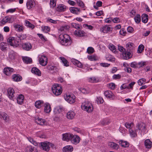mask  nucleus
<instances>
[{
    "instance_id": "5",
    "label": "nucleus",
    "mask_w": 152,
    "mask_h": 152,
    "mask_svg": "<svg viewBox=\"0 0 152 152\" xmlns=\"http://www.w3.org/2000/svg\"><path fill=\"white\" fill-rule=\"evenodd\" d=\"M14 20V16H7L5 17L0 21V24L1 25H4L7 23H12Z\"/></svg>"
},
{
    "instance_id": "12",
    "label": "nucleus",
    "mask_w": 152,
    "mask_h": 152,
    "mask_svg": "<svg viewBox=\"0 0 152 152\" xmlns=\"http://www.w3.org/2000/svg\"><path fill=\"white\" fill-rule=\"evenodd\" d=\"M22 47L23 49L26 50H30L32 48L31 44L29 42L23 43L22 44Z\"/></svg>"
},
{
    "instance_id": "52",
    "label": "nucleus",
    "mask_w": 152,
    "mask_h": 152,
    "mask_svg": "<svg viewBox=\"0 0 152 152\" xmlns=\"http://www.w3.org/2000/svg\"><path fill=\"white\" fill-rule=\"evenodd\" d=\"M146 81V79L145 78L140 79L138 80V83L139 85L141 86L145 83Z\"/></svg>"
},
{
    "instance_id": "10",
    "label": "nucleus",
    "mask_w": 152,
    "mask_h": 152,
    "mask_svg": "<svg viewBox=\"0 0 152 152\" xmlns=\"http://www.w3.org/2000/svg\"><path fill=\"white\" fill-rule=\"evenodd\" d=\"M35 121L38 124L41 126H47L49 124L48 122L41 118H37L36 119Z\"/></svg>"
},
{
    "instance_id": "13",
    "label": "nucleus",
    "mask_w": 152,
    "mask_h": 152,
    "mask_svg": "<svg viewBox=\"0 0 152 152\" xmlns=\"http://www.w3.org/2000/svg\"><path fill=\"white\" fill-rule=\"evenodd\" d=\"M45 102L43 100H38L36 101L34 103L35 107L38 109H41L44 105Z\"/></svg>"
},
{
    "instance_id": "27",
    "label": "nucleus",
    "mask_w": 152,
    "mask_h": 152,
    "mask_svg": "<svg viewBox=\"0 0 152 152\" xmlns=\"http://www.w3.org/2000/svg\"><path fill=\"white\" fill-rule=\"evenodd\" d=\"M69 10L72 13L76 14H78L80 12V9L74 7L70 8Z\"/></svg>"
},
{
    "instance_id": "61",
    "label": "nucleus",
    "mask_w": 152,
    "mask_h": 152,
    "mask_svg": "<svg viewBox=\"0 0 152 152\" xmlns=\"http://www.w3.org/2000/svg\"><path fill=\"white\" fill-rule=\"evenodd\" d=\"M76 1L78 5L81 7L83 8L84 7V4L80 0H76Z\"/></svg>"
},
{
    "instance_id": "19",
    "label": "nucleus",
    "mask_w": 152,
    "mask_h": 152,
    "mask_svg": "<svg viewBox=\"0 0 152 152\" xmlns=\"http://www.w3.org/2000/svg\"><path fill=\"white\" fill-rule=\"evenodd\" d=\"M8 95L9 98L11 100L13 99V98L14 96V91L12 88H9L8 91Z\"/></svg>"
},
{
    "instance_id": "36",
    "label": "nucleus",
    "mask_w": 152,
    "mask_h": 152,
    "mask_svg": "<svg viewBox=\"0 0 152 152\" xmlns=\"http://www.w3.org/2000/svg\"><path fill=\"white\" fill-rule=\"evenodd\" d=\"M0 117L3 118L4 120H5L6 122L9 121V117L7 116V114L4 113H0Z\"/></svg>"
},
{
    "instance_id": "49",
    "label": "nucleus",
    "mask_w": 152,
    "mask_h": 152,
    "mask_svg": "<svg viewBox=\"0 0 152 152\" xmlns=\"http://www.w3.org/2000/svg\"><path fill=\"white\" fill-rule=\"evenodd\" d=\"M71 25L73 28L77 29H81L82 28V26L78 24L73 23H72Z\"/></svg>"
},
{
    "instance_id": "58",
    "label": "nucleus",
    "mask_w": 152,
    "mask_h": 152,
    "mask_svg": "<svg viewBox=\"0 0 152 152\" xmlns=\"http://www.w3.org/2000/svg\"><path fill=\"white\" fill-rule=\"evenodd\" d=\"M94 51V49L92 47H89L87 49V52L88 54H91Z\"/></svg>"
},
{
    "instance_id": "32",
    "label": "nucleus",
    "mask_w": 152,
    "mask_h": 152,
    "mask_svg": "<svg viewBox=\"0 0 152 152\" xmlns=\"http://www.w3.org/2000/svg\"><path fill=\"white\" fill-rule=\"evenodd\" d=\"M75 114L72 111H70L67 113V118L69 119H73L75 116Z\"/></svg>"
},
{
    "instance_id": "8",
    "label": "nucleus",
    "mask_w": 152,
    "mask_h": 152,
    "mask_svg": "<svg viewBox=\"0 0 152 152\" xmlns=\"http://www.w3.org/2000/svg\"><path fill=\"white\" fill-rule=\"evenodd\" d=\"M112 30L110 27L106 25L103 26L100 28V31L104 34H107L111 31Z\"/></svg>"
},
{
    "instance_id": "35",
    "label": "nucleus",
    "mask_w": 152,
    "mask_h": 152,
    "mask_svg": "<svg viewBox=\"0 0 152 152\" xmlns=\"http://www.w3.org/2000/svg\"><path fill=\"white\" fill-rule=\"evenodd\" d=\"M74 34L80 37H83L85 35V32L81 30H76L74 31Z\"/></svg>"
},
{
    "instance_id": "55",
    "label": "nucleus",
    "mask_w": 152,
    "mask_h": 152,
    "mask_svg": "<svg viewBox=\"0 0 152 152\" xmlns=\"http://www.w3.org/2000/svg\"><path fill=\"white\" fill-rule=\"evenodd\" d=\"M72 40L70 36L67 34V46H69L72 43Z\"/></svg>"
},
{
    "instance_id": "51",
    "label": "nucleus",
    "mask_w": 152,
    "mask_h": 152,
    "mask_svg": "<svg viewBox=\"0 0 152 152\" xmlns=\"http://www.w3.org/2000/svg\"><path fill=\"white\" fill-rule=\"evenodd\" d=\"M96 101L98 104H102L104 102L103 98L100 96L97 97Z\"/></svg>"
},
{
    "instance_id": "48",
    "label": "nucleus",
    "mask_w": 152,
    "mask_h": 152,
    "mask_svg": "<svg viewBox=\"0 0 152 152\" xmlns=\"http://www.w3.org/2000/svg\"><path fill=\"white\" fill-rule=\"evenodd\" d=\"M88 59L91 61H96L98 59V57L95 55L88 56Z\"/></svg>"
},
{
    "instance_id": "31",
    "label": "nucleus",
    "mask_w": 152,
    "mask_h": 152,
    "mask_svg": "<svg viewBox=\"0 0 152 152\" xmlns=\"http://www.w3.org/2000/svg\"><path fill=\"white\" fill-rule=\"evenodd\" d=\"M72 62L74 65H76L77 67H81L82 66V64L79 61L75 59H71Z\"/></svg>"
},
{
    "instance_id": "25",
    "label": "nucleus",
    "mask_w": 152,
    "mask_h": 152,
    "mask_svg": "<svg viewBox=\"0 0 152 152\" xmlns=\"http://www.w3.org/2000/svg\"><path fill=\"white\" fill-rule=\"evenodd\" d=\"M80 141V137L77 135H74L71 142L75 144L78 143Z\"/></svg>"
},
{
    "instance_id": "60",
    "label": "nucleus",
    "mask_w": 152,
    "mask_h": 152,
    "mask_svg": "<svg viewBox=\"0 0 152 152\" xmlns=\"http://www.w3.org/2000/svg\"><path fill=\"white\" fill-rule=\"evenodd\" d=\"M28 139L29 141L34 145H37V142L32 138L29 137Z\"/></svg>"
},
{
    "instance_id": "22",
    "label": "nucleus",
    "mask_w": 152,
    "mask_h": 152,
    "mask_svg": "<svg viewBox=\"0 0 152 152\" xmlns=\"http://www.w3.org/2000/svg\"><path fill=\"white\" fill-rule=\"evenodd\" d=\"M145 147L147 148H151L152 146V142L149 139L145 140L144 142Z\"/></svg>"
},
{
    "instance_id": "21",
    "label": "nucleus",
    "mask_w": 152,
    "mask_h": 152,
    "mask_svg": "<svg viewBox=\"0 0 152 152\" xmlns=\"http://www.w3.org/2000/svg\"><path fill=\"white\" fill-rule=\"evenodd\" d=\"M26 6L28 9H30L34 7L35 6V2L32 0L28 1L27 3Z\"/></svg>"
},
{
    "instance_id": "47",
    "label": "nucleus",
    "mask_w": 152,
    "mask_h": 152,
    "mask_svg": "<svg viewBox=\"0 0 152 152\" xmlns=\"http://www.w3.org/2000/svg\"><path fill=\"white\" fill-rule=\"evenodd\" d=\"M125 127L129 129H132L134 126V124L132 123H129L126 122L125 124Z\"/></svg>"
},
{
    "instance_id": "42",
    "label": "nucleus",
    "mask_w": 152,
    "mask_h": 152,
    "mask_svg": "<svg viewBox=\"0 0 152 152\" xmlns=\"http://www.w3.org/2000/svg\"><path fill=\"white\" fill-rule=\"evenodd\" d=\"M7 47V43L2 42L0 43V48L2 51H4L6 50Z\"/></svg>"
},
{
    "instance_id": "64",
    "label": "nucleus",
    "mask_w": 152,
    "mask_h": 152,
    "mask_svg": "<svg viewBox=\"0 0 152 152\" xmlns=\"http://www.w3.org/2000/svg\"><path fill=\"white\" fill-rule=\"evenodd\" d=\"M131 66L133 68H137L138 67L137 66V63L135 62H132L131 63Z\"/></svg>"
},
{
    "instance_id": "14",
    "label": "nucleus",
    "mask_w": 152,
    "mask_h": 152,
    "mask_svg": "<svg viewBox=\"0 0 152 152\" xmlns=\"http://www.w3.org/2000/svg\"><path fill=\"white\" fill-rule=\"evenodd\" d=\"M105 96L109 99L113 100L115 98V96L113 93L110 91H107L104 93Z\"/></svg>"
},
{
    "instance_id": "63",
    "label": "nucleus",
    "mask_w": 152,
    "mask_h": 152,
    "mask_svg": "<svg viewBox=\"0 0 152 152\" xmlns=\"http://www.w3.org/2000/svg\"><path fill=\"white\" fill-rule=\"evenodd\" d=\"M47 21L48 22H49L53 23L56 24L57 23L58 21L54 20L51 18H48L47 19Z\"/></svg>"
},
{
    "instance_id": "33",
    "label": "nucleus",
    "mask_w": 152,
    "mask_h": 152,
    "mask_svg": "<svg viewBox=\"0 0 152 152\" xmlns=\"http://www.w3.org/2000/svg\"><path fill=\"white\" fill-rule=\"evenodd\" d=\"M108 145L111 148L115 149H118L119 148V146L117 144L113 142H109Z\"/></svg>"
},
{
    "instance_id": "6",
    "label": "nucleus",
    "mask_w": 152,
    "mask_h": 152,
    "mask_svg": "<svg viewBox=\"0 0 152 152\" xmlns=\"http://www.w3.org/2000/svg\"><path fill=\"white\" fill-rule=\"evenodd\" d=\"M38 59L39 60L40 64L42 66H45L47 63V58L45 56L42 54L38 55Z\"/></svg>"
},
{
    "instance_id": "1",
    "label": "nucleus",
    "mask_w": 152,
    "mask_h": 152,
    "mask_svg": "<svg viewBox=\"0 0 152 152\" xmlns=\"http://www.w3.org/2000/svg\"><path fill=\"white\" fill-rule=\"evenodd\" d=\"M8 42L11 46L14 48H16L21 44V40L19 37H10L8 39Z\"/></svg>"
},
{
    "instance_id": "57",
    "label": "nucleus",
    "mask_w": 152,
    "mask_h": 152,
    "mask_svg": "<svg viewBox=\"0 0 152 152\" xmlns=\"http://www.w3.org/2000/svg\"><path fill=\"white\" fill-rule=\"evenodd\" d=\"M16 9L17 8H12L9 9L6 11V12L7 13H13L15 12V11L16 10Z\"/></svg>"
},
{
    "instance_id": "30",
    "label": "nucleus",
    "mask_w": 152,
    "mask_h": 152,
    "mask_svg": "<svg viewBox=\"0 0 152 152\" xmlns=\"http://www.w3.org/2000/svg\"><path fill=\"white\" fill-rule=\"evenodd\" d=\"M108 47L109 49L113 53H115L116 52V48L115 46L112 43H109Z\"/></svg>"
},
{
    "instance_id": "17",
    "label": "nucleus",
    "mask_w": 152,
    "mask_h": 152,
    "mask_svg": "<svg viewBox=\"0 0 152 152\" xmlns=\"http://www.w3.org/2000/svg\"><path fill=\"white\" fill-rule=\"evenodd\" d=\"M122 57L124 59H128L131 58L132 56L131 53L129 51H127L124 52L123 53H122Z\"/></svg>"
},
{
    "instance_id": "23",
    "label": "nucleus",
    "mask_w": 152,
    "mask_h": 152,
    "mask_svg": "<svg viewBox=\"0 0 152 152\" xmlns=\"http://www.w3.org/2000/svg\"><path fill=\"white\" fill-rule=\"evenodd\" d=\"M17 55V54L16 53L13 51H11L9 54V58L11 61L15 59Z\"/></svg>"
},
{
    "instance_id": "34",
    "label": "nucleus",
    "mask_w": 152,
    "mask_h": 152,
    "mask_svg": "<svg viewBox=\"0 0 152 152\" xmlns=\"http://www.w3.org/2000/svg\"><path fill=\"white\" fill-rule=\"evenodd\" d=\"M129 132L130 135L132 137H134L137 136V134L136 133L135 130L132 129H129Z\"/></svg>"
},
{
    "instance_id": "15",
    "label": "nucleus",
    "mask_w": 152,
    "mask_h": 152,
    "mask_svg": "<svg viewBox=\"0 0 152 152\" xmlns=\"http://www.w3.org/2000/svg\"><path fill=\"white\" fill-rule=\"evenodd\" d=\"M66 34H61L59 36V40L61 45H64L66 42Z\"/></svg>"
},
{
    "instance_id": "38",
    "label": "nucleus",
    "mask_w": 152,
    "mask_h": 152,
    "mask_svg": "<svg viewBox=\"0 0 152 152\" xmlns=\"http://www.w3.org/2000/svg\"><path fill=\"white\" fill-rule=\"evenodd\" d=\"M23 60L25 63L26 64H30L32 62V59L31 58L27 57H24L23 58Z\"/></svg>"
},
{
    "instance_id": "53",
    "label": "nucleus",
    "mask_w": 152,
    "mask_h": 152,
    "mask_svg": "<svg viewBox=\"0 0 152 152\" xmlns=\"http://www.w3.org/2000/svg\"><path fill=\"white\" fill-rule=\"evenodd\" d=\"M74 136V135L72 134L67 133V142L69 140L72 141Z\"/></svg>"
},
{
    "instance_id": "46",
    "label": "nucleus",
    "mask_w": 152,
    "mask_h": 152,
    "mask_svg": "<svg viewBox=\"0 0 152 152\" xmlns=\"http://www.w3.org/2000/svg\"><path fill=\"white\" fill-rule=\"evenodd\" d=\"M99 79L98 78L93 77L90 78L88 79V81L91 83H96L98 82L99 81Z\"/></svg>"
},
{
    "instance_id": "26",
    "label": "nucleus",
    "mask_w": 152,
    "mask_h": 152,
    "mask_svg": "<svg viewBox=\"0 0 152 152\" xmlns=\"http://www.w3.org/2000/svg\"><path fill=\"white\" fill-rule=\"evenodd\" d=\"M26 152H37V149L35 147L31 146H27L26 148Z\"/></svg>"
},
{
    "instance_id": "9",
    "label": "nucleus",
    "mask_w": 152,
    "mask_h": 152,
    "mask_svg": "<svg viewBox=\"0 0 152 152\" xmlns=\"http://www.w3.org/2000/svg\"><path fill=\"white\" fill-rule=\"evenodd\" d=\"M75 101V95L72 93L67 94V102L72 104L74 103Z\"/></svg>"
},
{
    "instance_id": "50",
    "label": "nucleus",
    "mask_w": 152,
    "mask_h": 152,
    "mask_svg": "<svg viewBox=\"0 0 152 152\" xmlns=\"http://www.w3.org/2000/svg\"><path fill=\"white\" fill-rule=\"evenodd\" d=\"M59 58L60 60L61 63L65 66H66V60L63 57L60 56L59 57Z\"/></svg>"
},
{
    "instance_id": "3",
    "label": "nucleus",
    "mask_w": 152,
    "mask_h": 152,
    "mask_svg": "<svg viewBox=\"0 0 152 152\" xmlns=\"http://www.w3.org/2000/svg\"><path fill=\"white\" fill-rule=\"evenodd\" d=\"M51 90L53 94L56 96L60 95L62 91L61 85L58 84L53 85L52 87Z\"/></svg>"
},
{
    "instance_id": "45",
    "label": "nucleus",
    "mask_w": 152,
    "mask_h": 152,
    "mask_svg": "<svg viewBox=\"0 0 152 152\" xmlns=\"http://www.w3.org/2000/svg\"><path fill=\"white\" fill-rule=\"evenodd\" d=\"M66 9V6L63 4L59 5L57 8V10L59 11H63Z\"/></svg>"
},
{
    "instance_id": "11",
    "label": "nucleus",
    "mask_w": 152,
    "mask_h": 152,
    "mask_svg": "<svg viewBox=\"0 0 152 152\" xmlns=\"http://www.w3.org/2000/svg\"><path fill=\"white\" fill-rule=\"evenodd\" d=\"M44 111L45 113H49L51 111V105L48 102H45L43 106Z\"/></svg>"
},
{
    "instance_id": "54",
    "label": "nucleus",
    "mask_w": 152,
    "mask_h": 152,
    "mask_svg": "<svg viewBox=\"0 0 152 152\" xmlns=\"http://www.w3.org/2000/svg\"><path fill=\"white\" fill-rule=\"evenodd\" d=\"M144 46L143 45H140L138 48L137 52L138 53H141L144 50Z\"/></svg>"
},
{
    "instance_id": "7",
    "label": "nucleus",
    "mask_w": 152,
    "mask_h": 152,
    "mask_svg": "<svg viewBox=\"0 0 152 152\" xmlns=\"http://www.w3.org/2000/svg\"><path fill=\"white\" fill-rule=\"evenodd\" d=\"M64 109L63 107L60 106H58L55 107L53 110V112L56 115H57L60 114V116H62L63 114Z\"/></svg>"
},
{
    "instance_id": "37",
    "label": "nucleus",
    "mask_w": 152,
    "mask_h": 152,
    "mask_svg": "<svg viewBox=\"0 0 152 152\" xmlns=\"http://www.w3.org/2000/svg\"><path fill=\"white\" fill-rule=\"evenodd\" d=\"M126 47L127 49V51H130L133 49L134 48V44L132 43L129 42L126 44Z\"/></svg>"
},
{
    "instance_id": "62",
    "label": "nucleus",
    "mask_w": 152,
    "mask_h": 152,
    "mask_svg": "<svg viewBox=\"0 0 152 152\" xmlns=\"http://www.w3.org/2000/svg\"><path fill=\"white\" fill-rule=\"evenodd\" d=\"M73 147L72 145H67V152H72L73 151Z\"/></svg>"
},
{
    "instance_id": "16",
    "label": "nucleus",
    "mask_w": 152,
    "mask_h": 152,
    "mask_svg": "<svg viewBox=\"0 0 152 152\" xmlns=\"http://www.w3.org/2000/svg\"><path fill=\"white\" fill-rule=\"evenodd\" d=\"M4 74L7 76L10 75L13 72L14 69L13 68L10 67H5L3 70Z\"/></svg>"
},
{
    "instance_id": "43",
    "label": "nucleus",
    "mask_w": 152,
    "mask_h": 152,
    "mask_svg": "<svg viewBox=\"0 0 152 152\" xmlns=\"http://www.w3.org/2000/svg\"><path fill=\"white\" fill-rule=\"evenodd\" d=\"M148 20V16L146 14H143L142 16V20L143 22L146 23L147 22Z\"/></svg>"
},
{
    "instance_id": "18",
    "label": "nucleus",
    "mask_w": 152,
    "mask_h": 152,
    "mask_svg": "<svg viewBox=\"0 0 152 152\" xmlns=\"http://www.w3.org/2000/svg\"><path fill=\"white\" fill-rule=\"evenodd\" d=\"M137 128L142 132H145V131L146 126L145 124L143 123H138L136 126Z\"/></svg>"
},
{
    "instance_id": "59",
    "label": "nucleus",
    "mask_w": 152,
    "mask_h": 152,
    "mask_svg": "<svg viewBox=\"0 0 152 152\" xmlns=\"http://www.w3.org/2000/svg\"><path fill=\"white\" fill-rule=\"evenodd\" d=\"M50 7L53 8L55 7L56 5V2L55 0H50Z\"/></svg>"
},
{
    "instance_id": "39",
    "label": "nucleus",
    "mask_w": 152,
    "mask_h": 152,
    "mask_svg": "<svg viewBox=\"0 0 152 152\" xmlns=\"http://www.w3.org/2000/svg\"><path fill=\"white\" fill-rule=\"evenodd\" d=\"M25 25L26 26L31 29H33L34 28V26L27 20L25 21Z\"/></svg>"
},
{
    "instance_id": "41",
    "label": "nucleus",
    "mask_w": 152,
    "mask_h": 152,
    "mask_svg": "<svg viewBox=\"0 0 152 152\" xmlns=\"http://www.w3.org/2000/svg\"><path fill=\"white\" fill-rule=\"evenodd\" d=\"M42 31L45 33H47L50 31V27L48 26H41Z\"/></svg>"
},
{
    "instance_id": "24",
    "label": "nucleus",
    "mask_w": 152,
    "mask_h": 152,
    "mask_svg": "<svg viewBox=\"0 0 152 152\" xmlns=\"http://www.w3.org/2000/svg\"><path fill=\"white\" fill-rule=\"evenodd\" d=\"M12 79L14 81L18 82L22 80V77L19 75L14 74L12 76Z\"/></svg>"
},
{
    "instance_id": "4",
    "label": "nucleus",
    "mask_w": 152,
    "mask_h": 152,
    "mask_svg": "<svg viewBox=\"0 0 152 152\" xmlns=\"http://www.w3.org/2000/svg\"><path fill=\"white\" fill-rule=\"evenodd\" d=\"M39 145L41 149L47 152L49 151L50 147H53L54 146L53 144L47 141L40 143Z\"/></svg>"
},
{
    "instance_id": "2",
    "label": "nucleus",
    "mask_w": 152,
    "mask_h": 152,
    "mask_svg": "<svg viewBox=\"0 0 152 152\" xmlns=\"http://www.w3.org/2000/svg\"><path fill=\"white\" fill-rule=\"evenodd\" d=\"M81 108L82 110L88 113L91 112L93 109L91 103L89 101L87 100L82 103Z\"/></svg>"
},
{
    "instance_id": "28",
    "label": "nucleus",
    "mask_w": 152,
    "mask_h": 152,
    "mask_svg": "<svg viewBox=\"0 0 152 152\" xmlns=\"http://www.w3.org/2000/svg\"><path fill=\"white\" fill-rule=\"evenodd\" d=\"M24 99V96L22 94L19 95L17 98V103L20 104H22L23 103Z\"/></svg>"
},
{
    "instance_id": "44",
    "label": "nucleus",
    "mask_w": 152,
    "mask_h": 152,
    "mask_svg": "<svg viewBox=\"0 0 152 152\" xmlns=\"http://www.w3.org/2000/svg\"><path fill=\"white\" fill-rule=\"evenodd\" d=\"M37 35L43 42H46L48 40L47 38L42 34L38 33Z\"/></svg>"
},
{
    "instance_id": "56",
    "label": "nucleus",
    "mask_w": 152,
    "mask_h": 152,
    "mask_svg": "<svg viewBox=\"0 0 152 152\" xmlns=\"http://www.w3.org/2000/svg\"><path fill=\"white\" fill-rule=\"evenodd\" d=\"M134 19L136 23H139L141 21V17L139 15H137L134 18Z\"/></svg>"
},
{
    "instance_id": "40",
    "label": "nucleus",
    "mask_w": 152,
    "mask_h": 152,
    "mask_svg": "<svg viewBox=\"0 0 152 152\" xmlns=\"http://www.w3.org/2000/svg\"><path fill=\"white\" fill-rule=\"evenodd\" d=\"M119 144L122 147H127L129 146V143L126 141L120 140L119 142Z\"/></svg>"
},
{
    "instance_id": "20",
    "label": "nucleus",
    "mask_w": 152,
    "mask_h": 152,
    "mask_svg": "<svg viewBox=\"0 0 152 152\" xmlns=\"http://www.w3.org/2000/svg\"><path fill=\"white\" fill-rule=\"evenodd\" d=\"M31 72L32 73L39 76H40L41 75V72L40 70L36 67H33L31 69Z\"/></svg>"
},
{
    "instance_id": "29",
    "label": "nucleus",
    "mask_w": 152,
    "mask_h": 152,
    "mask_svg": "<svg viewBox=\"0 0 152 152\" xmlns=\"http://www.w3.org/2000/svg\"><path fill=\"white\" fill-rule=\"evenodd\" d=\"M13 26L15 29L18 31H22L24 29L22 26L16 24H14Z\"/></svg>"
}]
</instances>
